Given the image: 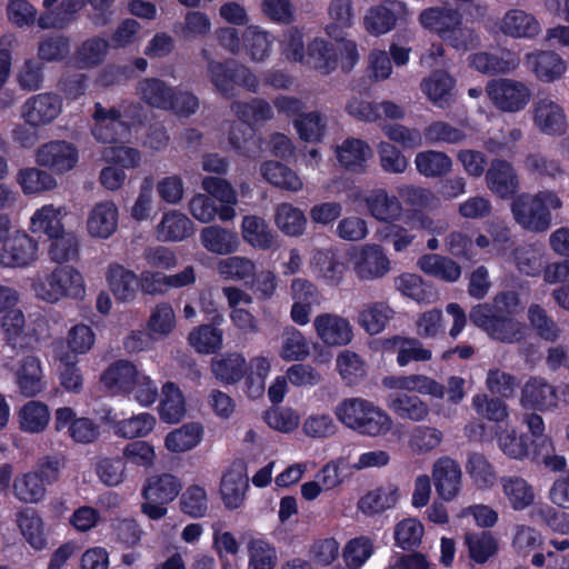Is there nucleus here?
I'll return each instance as SVG.
<instances>
[{"label": "nucleus", "instance_id": "nucleus-1", "mask_svg": "<svg viewBox=\"0 0 569 569\" xmlns=\"http://www.w3.org/2000/svg\"><path fill=\"white\" fill-rule=\"evenodd\" d=\"M333 413L346 428L361 436L383 437L393 426L391 417L383 409L361 397L342 399Z\"/></svg>", "mask_w": 569, "mask_h": 569}, {"label": "nucleus", "instance_id": "nucleus-2", "mask_svg": "<svg viewBox=\"0 0 569 569\" xmlns=\"http://www.w3.org/2000/svg\"><path fill=\"white\" fill-rule=\"evenodd\" d=\"M562 207L561 199L551 190H542L535 194L520 193L511 203L515 221L530 232H545L551 227L550 210Z\"/></svg>", "mask_w": 569, "mask_h": 569}, {"label": "nucleus", "instance_id": "nucleus-3", "mask_svg": "<svg viewBox=\"0 0 569 569\" xmlns=\"http://www.w3.org/2000/svg\"><path fill=\"white\" fill-rule=\"evenodd\" d=\"M32 290L40 300L56 303L63 298L82 299L86 286L82 274L67 264L49 273L37 274L32 280Z\"/></svg>", "mask_w": 569, "mask_h": 569}, {"label": "nucleus", "instance_id": "nucleus-4", "mask_svg": "<svg viewBox=\"0 0 569 569\" xmlns=\"http://www.w3.org/2000/svg\"><path fill=\"white\" fill-rule=\"evenodd\" d=\"M471 322L491 338L513 343L523 338V326L510 315L495 310L489 305H478L469 313Z\"/></svg>", "mask_w": 569, "mask_h": 569}, {"label": "nucleus", "instance_id": "nucleus-5", "mask_svg": "<svg viewBox=\"0 0 569 569\" xmlns=\"http://www.w3.org/2000/svg\"><path fill=\"white\" fill-rule=\"evenodd\" d=\"M486 92L497 109L509 113L523 110L532 94L525 82L510 78L489 81L486 86Z\"/></svg>", "mask_w": 569, "mask_h": 569}, {"label": "nucleus", "instance_id": "nucleus-6", "mask_svg": "<svg viewBox=\"0 0 569 569\" xmlns=\"http://www.w3.org/2000/svg\"><path fill=\"white\" fill-rule=\"evenodd\" d=\"M114 0H62L63 14L48 12L42 13L38 20L41 29H63L73 19V14L79 12L86 4H90L96 11L93 22L98 26H104L109 21L107 12L112 7Z\"/></svg>", "mask_w": 569, "mask_h": 569}, {"label": "nucleus", "instance_id": "nucleus-7", "mask_svg": "<svg viewBox=\"0 0 569 569\" xmlns=\"http://www.w3.org/2000/svg\"><path fill=\"white\" fill-rule=\"evenodd\" d=\"M62 98L54 92H42L29 97L20 107V117L29 126L44 127L62 112Z\"/></svg>", "mask_w": 569, "mask_h": 569}, {"label": "nucleus", "instance_id": "nucleus-8", "mask_svg": "<svg viewBox=\"0 0 569 569\" xmlns=\"http://www.w3.org/2000/svg\"><path fill=\"white\" fill-rule=\"evenodd\" d=\"M410 12L405 2L400 0H385L382 3L370 7L365 17L363 26L373 36H381L391 31L398 22L406 21Z\"/></svg>", "mask_w": 569, "mask_h": 569}, {"label": "nucleus", "instance_id": "nucleus-9", "mask_svg": "<svg viewBox=\"0 0 569 569\" xmlns=\"http://www.w3.org/2000/svg\"><path fill=\"white\" fill-rule=\"evenodd\" d=\"M91 133L101 143L114 144L129 133V126L121 120V112L116 108H104L94 103Z\"/></svg>", "mask_w": 569, "mask_h": 569}, {"label": "nucleus", "instance_id": "nucleus-10", "mask_svg": "<svg viewBox=\"0 0 569 569\" xmlns=\"http://www.w3.org/2000/svg\"><path fill=\"white\" fill-rule=\"evenodd\" d=\"M79 153L77 147L66 140H52L40 146L36 152L39 166L63 173L77 164Z\"/></svg>", "mask_w": 569, "mask_h": 569}, {"label": "nucleus", "instance_id": "nucleus-11", "mask_svg": "<svg viewBox=\"0 0 569 569\" xmlns=\"http://www.w3.org/2000/svg\"><path fill=\"white\" fill-rule=\"evenodd\" d=\"M557 388L543 377L529 378L521 388L520 405L527 409L553 411L559 408Z\"/></svg>", "mask_w": 569, "mask_h": 569}, {"label": "nucleus", "instance_id": "nucleus-12", "mask_svg": "<svg viewBox=\"0 0 569 569\" xmlns=\"http://www.w3.org/2000/svg\"><path fill=\"white\" fill-rule=\"evenodd\" d=\"M432 479L438 496L445 501L455 500L462 488L460 465L448 456L440 457L432 466Z\"/></svg>", "mask_w": 569, "mask_h": 569}, {"label": "nucleus", "instance_id": "nucleus-13", "mask_svg": "<svg viewBox=\"0 0 569 569\" xmlns=\"http://www.w3.org/2000/svg\"><path fill=\"white\" fill-rule=\"evenodd\" d=\"M499 32L512 39L532 40L541 33V24L535 14L512 8L497 22Z\"/></svg>", "mask_w": 569, "mask_h": 569}, {"label": "nucleus", "instance_id": "nucleus-14", "mask_svg": "<svg viewBox=\"0 0 569 569\" xmlns=\"http://www.w3.org/2000/svg\"><path fill=\"white\" fill-rule=\"evenodd\" d=\"M391 269V262L381 246L371 243L361 248L357 254L353 270L361 280L383 278Z\"/></svg>", "mask_w": 569, "mask_h": 569}, {"label": "nucleus", "instance_id": "nucleus-15", "mask_svg": "<svg viewBox=\"0 0 569 569\" xmlns=\"http://www.w3.org/2000/svg\"><path fill=\"white\" fill-rule=\"evenodd\" d=\"M533 124L539 131L549 136L566 132L567 117L562 107L550 98H538L532 107Z\"/></svg>", "mask_w": 569, "mask_h": 569}, {"label": "nucleus", "instance_id": "nucleus-16", "mask_svg": "<svg viewBox=\"0 0 569 569\" xmlns=\"http://www.w3.org/2000/svg\"><path fill=\"white\" fill-rule=\"evenodd\" d=\"M488 189L500 197L509 199L519 190V179L513 166L503 159H493L486 172Z\"/></svg>", "mask_w": 569, "mask_h": 569}, {"label": "nucleus", "instance_id": "nucleus-17", "mask_svg": "<svg viewBox=\"0 0 569 569\" xmlns=\"http://www.w3.org/2000/svg\"><path fill=\"white\" fill-rule=\"evenodd\" d=\"M319 339L327 346H346L353 337L350 322L338 315L321 313L313 320Z\"/></svg>", "mask_w": 569, "mask_h": 569}, {"label": "nucleus", "instance_id": "nucleus-18", "mask_svg": "<svg viewBox=\"0 0 569 569\" xmlns=\"http://www.w3.org/2000/svg\"><path fill=\"white\" fill-rule=\"evenodd\" d=\"M369 214L380 222L392 223L402 216V204L398 197L383 188L371 190L363 199Z\"/></svg>", "mask_w": 569, "mask_h": 569}, {"label": "nucleus", "instance_id": "nucleus-19", "mask_svg": "<svg viewBox=\"0 0 569 569\" xmlns=\"http://www.w3.org/2000/svg\"><path fill=\"white\" fill-rule=\"evenodd\" d=\"M38 243L26 233L14 236L4 244L0 253V264L7 268H20L37 259Z\"/></svg>", "mask_w": 569, "mask_h": 569}, {"label": "nucleus", "instance_id": "nucleus-20", "mask_svg": "<svg viewBox=\"0 0 569 569\" xmlns=\"http://www.w3.org/2000/svg\"><path fill=\"white\" fill-rule=\"evenodd\" d=\"M174 88L156 77L142 78L137 82V97L150 108L166 110L172 106Z\"/></svg>", "mask_w": 569, "mask_h": 569}, {"label": "nucleus", "instance_id": "nucleus-21", "mask_svg": "<svg viewBox=\"0 0 569 569\" xmlns=\"http://www.w3.org/2000/svg\"><path fill=\"white\" fill-rule=\"evenodd\" d=\"M118 228V208L112 201L94 204L87 219V230L93 238L108 239Z\"/></svg>", "mask_w": 569, "mask_h": 569}, {"label": "nucleus", "instance_id": "nucleus-22", "mask_svg": "<svg viewBox=\"0 0 569 569\" xmlns=\"http://www.w3.org/2000/svg\"><path fill=\"white\" fill-rule=\"evenodd\" d=\"M382 383L389 389L418 392L437 399H442L445 397V386L426 375L386 377L382 380Z\"/></svg>", "mask_w": 569, "mask_h": 569}, {"label": "nucleus", "instance_id": "nucleus-23", "mask_svg": "<svg viewBox=\"0 0 569 569\" xmlns=\"http://www.w3.org/2000/svg\"><path fill=\"white\" fill-rule=\"evenodd\" d=\"M383 349L397 355V363L400 367L407 366L411 361H429L432 358L430 349L425 348L423 343L416 338H406L395 336L383 341Z\"/></svg>", "mask_w": 569, "mask_h": 569}, {"label": "nucleus", "instance_id": "nucleus-24", "mask_svg": "<svg viewBox=\"0 0 569 569\" xmlns=\"http://www.w3.org/2000/svg\"><path fill=\"white\" fill-rule=\"evenodd\" d=\"M194 232L193 222L182 212L170 210L162 214L156 227L157 238L163 242L182 241Z\"/></svg>", "mask_w": 569, "mask_h": 569}, {"label": "nucleus", "instance_id": "nucleus-25", "mask_svg": "<svg viewBox=\"0 0 569 569\" xmlns=\"http://www.w3.org/2000/svg\"><path fill=\"white\" fill-rule=\"evenodd\" d=\"M500 487L509 506L516 511L525 510L535 502L532 485L520 476L501 477Z\"/></svg>", "mask_w": 569, "mask_h": 569}, {"label": "nucleus", "instance_id": "nucleus-26", "mask_svg": "<svg viewBox=\"0 0 569 569\" xmlns=\"http://www.w3.org/2000/svg\"><path fill=\"white\" fill-rule=\"evenodd\" d=\"M200 242L209 252L228 256L238 251L240 240L238 234L220 226H209L201 230Z\"/></svg>", "mask_w": 569, "mask_h": 569}, {"label": "nucleus", "instance_id": "nucleus-27", "mask_svg": "<svg viewBox=\"0 0 569 569\" xmlns=\"http://www.w3.org/2000/svg\"><path fill=\"white\" fill-rule=\"evenodd\" d=\"M525 59L536 77L546 82L561 78L567 70V64L561 57L552 51L527 53Z\"/></svg>", "mask_w": 569, "mask_h": 569}, {"label": "nucleus", "instance_id": "nucleus-28", "mask_svg": "<svg viewBox=\"0 0 569 569\" xmlns=\"http://www.w3.org/2000/svg\"><path fill=\"white\" fill-rule=\"evenodd\" d=\"M417 268L425 274L446 282H456L461 276V267L456 261L437 253L420 256Z\"/></svg>", "mask_w": 569, "mask_h": 569}, {"label": "nucleus", "instance_id": "nucleus-29", "mask_svg": "<svg viewBox=\"0 0 569 569\" xmlns=\"http://www.w3.org/2000/svg\"><path fill=\"white\" fill-rule=\"evenodd\" d=\"M202 188L212 198L221 202L219 208V218L222 221H230L236 217L234 206L238 202L237 194L232 186L222 178L206 177L202 180Z\"/></svg>", "mask_w": 569, "mask_h": 569}, {"label": "nucleus", "instance_id": "nucleus-30", "mask_svg": "<svg viewBox=\"0 0 569 569\" xmlns=\"http://www.w3.org/2000/svg\"><path fill=\"white\" fill-rule=\"evenodd\" d=\"M305 61L321 74H329L338 67V50L332 42L316 38L308 44Z\"/></svg>", "mask_w": 569, "mask_h": 569}, {"label": "nucleus", "instance_id": "nucleus-31", "mask_svg": "<svg viewBox=\"0 0 569 569\" xmlns=\"http://www.w3.org/2000/svg\"><path fill=\"white\" fill-rule=\"evenodd\" d=\"M247 488L248 478L243 472L242 466H232L224 472L221 479L220 492L224 505L229 509L240 507L244 500Z\"/></svg>", "mask_w": 569, "mask_h": 569}, {"label": "nucleus", "instance_id": "nucleus-32", "mask_svg": "<svg viewBox=\"0 0 569 569\" xmlns=\"http://www.w3.org/2000/svg\"><path fill=\"white\" fill-rule=\"evenodd\" d=\"M339 163L347 170L363 172L366 162L372 157L369 144L360 139L348 138L337 147Z\"/></svg>", "mask_w": 569, "mask_h": 569}, {"label": "nucleus", "instance_id": "nucleus-33", "mask_svg": "<svg viewBox=\"0 0 569 569\" xmlns=\"http://www.w3.org/2000/svg\"><path fill=\"white\" fill-rule=\"evenodd\" d=\"M261 176L272 186L290 192L302 190L303 182L300 177L288 166L273 160H268L260 166Z\"/></svg>", "mask_w": 569, "mask_h": 569}, {"label": "nucleus", "instance_id": "nucleus-34", "mask_svg": "<svg viewBox=\"0 0 569 569\" xmlns=\"http://www.w3.org/2000/svg\"><path fill=\"white\" fill-rule=\"evenodd\" d=\"M395 317V310L385 301L363 305L358 315V323L369 335L382 332Z\"/></svg>", "mask_w": 569, "mask_h": 569}, {"label": "nucleus", "instance_id": "nucleus-35", "mask_svg": "<svg viewBox=\"0 0 569 569\" xmlns=\"http://www.w3.org/2000/svg\"><path fill=\"white\" fill-rule=\"evenodd\" d=\"M399 499V487L387 483L365 495L359 500V508L363 513L376 515L396 507Z\"/></svg>", "mask_w": 569, "mask_h": 569}, {"label": "nucleus", "instance_id": "nucleus-36", "mask_svg": "<svg viewBox=\"0 0 569 569\" xmlns=\"http://www.w3.org/2000/svg\"><path fill=\"white\" fill-rule=\"evenodd\" d=\"M466 471L473 486L480 490L491 489L497 482L493 465L481 452H468Z\"/></svg>", "mask_w": 569, "mask_h": 569}, {"label": "nucleus", "instance_id": "nucleus-37", "mask_svg": "<svg viewBox=\"0 0 569 569\" xmlns=\"http://www.w3.org/2000/svg\"><path fill=\"white\" fill-rule=\"evenodd\" d=\"M139 372L130 361L119 360L104 370L101 382L113 392L127 393Z\"/></svg>", "mask_w": 569, "mask_h": 569}, {"label": "nucleus", "instance_id": "nucleus-38", "mask_svg": "<svg viewBox=\"0 0 569 569\" xmlns=\"http://www.w3.org/2000/svg\"><path fill=\"white\" fill-rule=\"evenodd\" d=\"M107 280L117 300L128 302L136 297L137 276L121 264L113 263L109 266Z\"/></svg>", "mask_w": 569, "mask_h": 569}, {"label": "nucleus", "instance_id": "nucleus-39", "mask_svg": "<svg viewBox=\"0 0 569 569\" xmlns=\"http://www.w3.org/2000/svg\"><path fill=\"white\" fill-rule=\"evenodd\" d=\"M159 415L161 420L168 423H177L186 415V401L182 391L171 381L166 382L161 388Z\"/></svg>", "mask_w": 569, "mask_h": 569}, {"label": "nucleus", "instance_id": "nucleus-40", "mask_svg": "<svg viewBox=\"0 0 569 569\" xmlns=\"http://www.w3.org/2000/svg\"><path fill=\"white\" fill-rule=\"evenodd\" d=\"M232 113L246 126L262 124L274 116L271 104L264 99L254 98L249 102L233 101Z\"/></svg>", "mask_w": 569, "mask_h": 569}, {"label": "nucleus", "instance_id": "nucleus-41", "mask_svg": "<svg viewBox=\"0 0 569 569\" xmlns=\"http://www.w3.org/2000/svg\"><path fill=\"white\" fill-rule=\"evenodd\" d=\"M16 521L22 536L34 549L40 550L46 547L44 521L34 509H22L16 515Z\"/></svg>", "mask_w": 569, "mask_h": 569}, {"label": "nucleus", "instance_id": "nucleus-42", "mask_svg": "<svg viewBox=\"0 0 569 569\" xmlns=\"http://www.w3.org/2000/svg\"><path fill=\"white\" fill-rule=\"evenodd\" d=\"M525 171L539 179L557 180L566 176L562 163L541 152H530L523 159Z\"/></svg>", "mask_w": 569, "mask_h": 569}, {"label": "nucleus", "instance_id": "nucleus-43", "mask_svg": "<svg viewBox=\"0 0 569 569\" xmlns=\"http://www.w3.org/2000/svg\"><path fill=\"white\" fill-rule=\"evenodd\" d=\"M181 488V482L176 476L163 473L148 479L143 488V497L146 500L169 503L176 499Z\"/></svg>", "mask_w": 569, "mask_h": 569}, {"label": "nucleus", "instance_id": "nucleus-44", "mask_svg": "<svg viewBox=\"0 0 569 569\" xmlns=\"http://www.w3.org/2000/svg\"><path fill=\"white\" fill-rule=\"evenodd\" d=\"M247 370L244 357L240 353H227L211 360V371L223 383L233 385L240 381Z\"/></svg>", "mask_w": 569, "mask_h": 569}, {"label": "nucleus", "instance_id": "nucleus-45", "mask_svg": "<svg viewBox=\"0 0 569 569\" xmlns=\"http://www.w3.org/2000/svg\"><path fill=\"white\" fill-rule=\"evenodd\" d=\"M12 489L14 497L23 503H39L47 495V485L33 471L16 477Z\"/></svg>", "mask_w": 569, "mask_h": 569}, {"label": "nucleus", "instance_id": "nucleus-46", "mask_svg": "<svg viewBox=\"0 0 569 569\" xmlns=\"http://www.w3.org/2000/svg\"><path fill=\"white\" fill-rule=\"evenodd\" d=\"M66 214L67 212L63 207L43 206L31 217V231L43 232L49 238L57 236L66 231L62 223Z\"/></svg>", "mask_w": 569, "mask_h": 569}, {"label": "nucleus", "instance_id": "nucleus-47", "mask_svg": "<svg viewBox=\"0 0 569 569\" xmlns=\"http://www.w3.org/2000/svg\"><path fill=\"white\" fill-rule=\"evenodd\" d=\"M388 406L400 418L416 422L425 420L430 413L427 402L417 396H410L407 393H395L389 396Z\"/></svg>", "mask_w": 569, "mask_h": 569}, {"label": "nucleus", "instance_id": "nucleus-48", "mask_svg": "<svg viewBox=\"0 0 569 569\" xmlns=\"http://www.w3.org/2000/svg\"><path fill=\"white\" fill-rule=\"evenodd\" d=\"M465 545L469 557L477 563H485L498 553L499 542L489 531L467 532Z\"/></svg>", "mask_w": 569, "mask_h": 569}, {"label": "nucleus", "instance_id": "nucleus-49", "mask_svg": "<svg viewBox=\"0 0 569 569\" xmlns=\"http://www.w3.org/2000/svg\"><path fill=\"white\" fill-rule=\"evenodd\" d=\"M393 283L401 295L418 303L430 305L436 301L431 287L417 273L405 272L396 277Z\"/></svg>", "mask_w": 569, "mask_h": 569}, {"label": "nucleus", "instance_id": "nucleus-50", "mask_svg": "<svg viewBox=\"0 0 569 569\" xmlns=\"http://www.w3.org/2000/svg\"><path fill=\"white\" fill-rule=\"evenodd\" d=\"M330 23L326 33L332 39H340L343 29L351 28L355 21V10L351 0H331L328 6Z\"/></svg>", "mask_w": 569, "mask_h": 569}, {"label": "nucleus", "instance_id": "nucleus-51", "mask_svg": "<svg viewBox=\"0 0 569 569\" xmlns=\"http://www.w3.org/2000/svg\"><path fill=\"white\" fill-rule=\"evenodd\" d=\"M242 40L246 52L252 61L262 62L269 58L273 38L268 31L258 26H249L243 31Z\"/></svg>", "mask_w": 569, "mask_h": 569}, {"label": "nucleus", "instance_id": "nucleus-52", "mask_svg": "<svg viewBox=\"0 0 569 569\" xmlns=\"http://www.w3.org/2000/svg\"><path fill=\"white\" fill-rule=\"evenodd\" d=\"M202 432L199 423H184L166 436L164 446L174 453L189 451L201 441Z\"/></svg>", "mask_w": 569, "mask_h": 569}, {"label": "nucleus", "instance_id": "nucleus-53", "mask_svg": "<svg viewBox=\"0 0 569 569\" xmlns=\"http://www.w3.org/2000/svg\"><path fill=\"white\" fill-rule=\"evenodd\" d=\"M293 126L300 139L308 142H319L327 132L328 117L319 111L299 113Z\"/></svg>", "mask_w": 569, "mask_h": 569}, {"label": "nucleus", "instance_id": "nucleus-54", "mask_svg": "<svg viewBox=\"0 0 569 569\" xmlns=\"http://www.w3.org/2000/svg\"><path fill=\"white\" fill-rule=\"evenodd\" d=\"M17 383L26 397H33L43 389L42 370L38 358L29 356L23 359L17 372Z\"/></svg>", "mask_w": 569, "mask_h": 569}, {"label": "nucleus", "instance_id": "nucleus-55", "mask_svg": "<svg viewBox=\"0 0 569 569\" xmlns=\"http://www.w3.org/2000/svg\"><path fill=\"white\" fill-rule=\"evenodd\" d=\"M453 78L445 71H437L421 83L422 91L438 107H446L452 98Z\"/></svg>", "mask_w": 569, "mask_h": 569}, {"label": "nucleus", "instance_id": "nucleus-56", "mask_svg": "<svg viewBox=\"0 0 569 569\" xmlns=\"http://www.w3.org/2000/svg\"><path fill=\"white\" fill-rule=\"evenodd\" d=\"M109 47V41L102 37L88 38L78 46L76 61L81 68L98 67L104 61Z\"/></svg>", "mask_w": 569, "mask_h": 569}, {"label": "nucleus", "instance_id": "nucleus-57", "mask_svg": "<svg viewBox=\"0 0 569 569\" xmlns=\"http://www.w3.org/2000/svg\"><path fill=\"white\" fill-rule=\"evenodd\" d=\"M274 221L277 227L290 237L301 236L307 226L303 211L287 202L277 206Z\"/></svg>", "mask_w": 569, "mask_h": 569}, {"label": "nucleus", "instance_id": "nucleus-58", "mask_svg": "<svg viewBox=\"0 0 569 569\" xmlns=\"http://www.w3.org/2000/svg\"><path fill=\"white\" fill-rule=\"evenodd\" d=\"M415 164L420 174L436 178L447 174L451 170L452 161L445 152L427 150L417 153Z\"/></svg>", "mask_w": 569, "mask_h": 569}, {"label": "nucleus", "instance_id": "nucleus-59", "mask_svg": "<svg viewBox=\"0 0 569 569\" xmlns=\"http://www.w3.org/2000/svg\"><path fill=\"white\" fill-rule=\"evenodd\" d=\"M309 346L305 336L293 326L283 328L279 356L284 361H301L309 356Z\"/></svg>", "mask_w": 569, "mask_h": 569}, {"label": "nucleus", "instance_id": "nucleus-60", "mask_svg": "<svg viewBox=\"0 0 569 569\" xmlns=\"http://www.w3.org/2000/svg\"><path fill=\"white\" fill-rule=\"evenodd\" d=\"M442 432L430 426H415L408 433V447L413 455H426L442 442Z\"/></svg>", "mask_w": 569, "mask_h": 569}, {"label": "nucleus", "instance_id": "nucleus-61", "mask_svg": "<svg viewBox=\"0 0 569 569\" xmlns=\"http://www.w3.org/2000/svg\"><path fill=\"white\" fill-rule=\"evenodd\" d=\"M228 140L233 150L248 157L257 158L260 153L258 140L253 137L250 128L243 122H232L228 131Z\"/></svg>", "mask_w": 569, "mask_h": 569}, {"label": "nucleus", "instance_id": "nucleus-62", "mask_svg": "<svg viewBox=\"0 0 569 569\" xmlns=\"http://www.w3.org/2000/svg\"><path fill=\"white\" fill-rule=\"evenodd\" d=\"M254 262L241 256L220 259L217 263L218 274L226 280L247 281L254 276Z\"/></svg>", "mask_w": 569, "mask_h": 569}, {"label": "nucleus", "instance_id": "nucleus-63", "mask_svg": "<svg viewBox=\"0 0 569 569\" xmlns=\"http://www.w3.org/2000/svg\"><path fill=\"white\" fill-rule=\"evenodd\" d=\"M337 370L348 386L356 385L367 375V363L356 352L342 350L336 360Z\"/></svg>", "mask_w": 569, "mask_h": 569}, {"label": "nucleus", "instance_id": "nucleus-64", "mask_svg": "<svg viewBox=\"0 0 569 569\" xmlns=\"http://www.w3.org/2000/svg\"><path fill=\"white\" fill-rule=\"evenodd\" d=\"M241 227L244 241L252 247L268 249L272 246L273 234L262 218L246 216Z\"/></svg>", "mask_w": 569, "mask_h": 569}]
</instances>
